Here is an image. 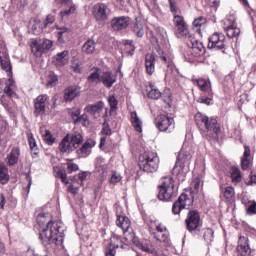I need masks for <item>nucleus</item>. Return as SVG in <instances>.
Listing matches in <instances>:
<instances>
[{"mask_svg":"<svg viewBox=\"0 0 256 256\" xmlns=\"http://www.w3.org/2000/svg\"><path fill=\"white\" fill-rule=\"evenodd\" d=\"M227 47V39L225 34L215 32L212 36L209 37L208 49L212 51H221L225 53V48Z\"/></svg>","mask_w":256,"mask_h":256,"instance_id":"nucleus-9","label":"nucleus"},{"mask_svg":"<svg viewBox=\"0 0 256 256\" xmlns=\"http://www.w3.org/2000/svg\"><path fill=\"white\" fill-rule=\"evenodd\" d=\"M87 175H89V172H80L78 174V180L80 181V185H83V181H86L87 180Z\"/></svg>","mask_w":256,"mask_h":256,"instance_id":"nucleus-61","label":"nucleus"},{"mask_svg":"<svg viewBox=\"0 0 256 256\" xmlns=\"http://www.w3.org/2000/svg\"><path fill=\"white\" fill-rule=\"evenodd\" d=\"M130 243H134V245L139 248L140 251H144V253H150V255L159 256V252L157 251V249H155V246H153L151 240H138L137 238H135L134 234V240L130 241Z\"/></svg>","mask_w":256,"mask_h":256,"instance_id":"nucleus-17","label":"nucleus"},{"mask_svg":"<svg viewBox=\"0 0 256 256\" xmlns=\"http://www.w3.org/2000/svg\"><path fill=\"white\" fill-rule=\"evenodd\" d=\"M191 163V154L185 150H180L177 160L174 166V169H178V172L183 171L187 165H190Z\"/></svg>","mask_w":256,"mask_h":256,"instance_id":"nucleus-19","label":"nucleus"},{"mask_svg":"<svg viewBox=\"0 0 256 256\" xmlns=\"http://www.w3.org/2000/svg\"><path fill=\"white\" fill-rule=\"evenodd\" d=\"M138 166L145 173H155L159 169V156L155 152H144L139 156Z\"/></svg>","mask_w":256,"mask_h":256,"instance_id":"nucleus-5","label":"nucleus"},{"mask_svg":"<svg viewBox=\"0 0 256 256\" xmlns=\"http://www.w3.org/2000/svg\"><path fill=\"white\" fill-rule=\"evenodd\" d=\"M131 123H132V127H134L135 131H137L138 133H142L143 121H141V119L137 115V112L131 113Z\"/></svg>","mask_w":256,"mask_h":256,"instance_id":"nucleus-33","label":"nucleus"},{"mask_svg":"<svg viewBox=\"0 0 256 256\" xmlns=\"http://www.w3.org/2000/svg\"><path fill=\"white\" fill-rule=\"evenodd\" d=\"M81 91L77 86H69L64 90V99L65 101H73L75 97H79Z\"/></svg>","mask_w":256,"mask_h":256,"instance_id":"nucleus-30","label":"nucleus"},{"mask_svg":"<svg viewBox=\"0 0 256 256\" xmlns=\"http://www.w3.org/2000/svg\"><path fill=\"white\" fill-rule=\"evenodd\" d=\"M105 108V102L98 101L95 104H88L85 107L86 113H89L94 119H99L101 117V113H103V109Z\"/></svg>","mask_w":256,"mask_h":256,"instance_id":"nucleus-20","label":"nucleus"},{"mask_svg":"<svg viewBox=\"0 0 256 256\" xmlns=\"http://www.w3.org/2000/svg\"><path fill=\"white\" fill-rule=\"evenodd\" d=\"M195 123L199 129L205 127L206 129V139L208 141H219V135L221 134V126L217 119H210L209 117L198 112L195 115Z\"/></svg>","mask_w":256,"mask_h":256,"instance_id":"nucleus-2","label":"nucleus"},{"mask_svg":"<svg viewBox=\"0 0 256 256\" xmlns=\"http://www.w3.org/2000/svg\"><path fill=\"white\" fill-rule=\"evenodd\" d=\"M161 61H163L164 65L167 67H171V58L167 57V55H161L160 56Z\"/></svg>","mask_w":256,"mask_h":256,"instance_id":"nucleus-63","label":"nucleus"},{"mask_svg":"<svg viewBox=\"0 0 256 256\" xmlns=\"http://www.w3.org/2000/svg\"><path fill=\"white\" fill-rule=\"evenodd\" d=\"M87 83L90 84L91 87H97V85L101 83V68H91L90 74L87 77Z\"/></svg>","mask_w":256,"mask_h":256,"instance_id":"nucleus-24","label":"nucleus"},{"mask_svg":"<svg viewBox=\"0 0 256 256\" xmlns=\"http://www.w3.org/2000/svg\"><path fill=\"white\" fill-rule=\"evenodd\" d=\"M121 181V174H117V172H113L110 178V183L113 185H116V183H119Z\"/></svg>","mask_w":256,"mask_h":256,"instance_id":"nucleus-59","label":"nucleus"},{"mask_svg":"<svg viewBox=\"0 0 256 256\" xmlns=\"http://www.w3.org/2000/svg\"><path fill=\"white\" fill-rule=\"evenodd\" d=\"M116 225L122 229L125 241H135V232H133L131 220L127 216H117Z\"/></svg>","mask_w":256,"mask_h":256,"instance_id":"nucleus-8","label":"nucleus"},{"mask_svg":"<svg viewBox=\"0 0 256 256\" xmlns=\"http://www.w3.org/2000/svg\"><path fill=\"white\" fill-rule=\"evenodd\" d=\"M185 223L187 231H189L190 233H193V231H197V229H199V227L201 226V215L199 214V211L190 210L185 219Z\"/></svg>","mask_w":256,"mask_h":256,"instance_id":"nucleus-13","label":"nucleus"},{"mask_svg":"<svg viewBox=\"0 0 256 256\" xmlns=\"http://www.w3.org/2000/svg\"><path fill=\"white\" fill-rule=\"evenodd\" d=\"M70 143L72 144L73 149H78L79 145L83 143V136L80 133L73 134L70 139Z\"/></svg>","mask_w":256,"mask_h":256,"instance_id":"nucleus-43","label":"nucleus"},{"mask_svg":"<svg viewBox=\"0 0 256 256\" xmlns=\"http://www.w3.org/2000/svg\"><path fill=\"white\" fill-rule=\"evenodd\" d=\"M80 121H83V125H87V123H89V119L85 114L75 119V123H80Z\"/></svg>","mask_w":256,"mask_h":256,"instance_id":"nucleus-64","label":"nucleus"},{"mask_svg":"<svg viewBox=\"0 0 256 256\" xmlns=\"http://www.w3.org/2000/svg\"><path fill=\"white\" fill-rule=\"evenodd\" d=\"M53 41L49 39H39L35 38L31 40L30 47L32 53H34L35 57H41L43 53L49 51L53 47Z\"/></svg>","mask_w":256,"mask_h":256,"instance_id":"nucleus-6","label":"nucleus"},{"mask_svg":"<svg viewBox=\"0 0 256 256\" xmlns=\"http://www.w3.org/2000/svg\"><path fill=\"white\" fill-rule=\"evenodd\" d=\"M95 40L88 39L82 46V52L86 53V55H91L95 53Z\"/></svg>","mask_w":256,"mask_h":256,"instance_id":"nucleus-37","label":"nucleus"},{"mask_svg":"<svg viewBox=\"0 0 256 256\" xmlns=\"http://www.w3.org/2000/svg\"><path fill=\"white\" fill-rule=\"evenodd\" d=\"M55 23V15L48 14L45 21L42 23L45 29H47L48 25H53Z\"/></svg>","mask_w":256,"mask_h":256,"instance_id":"nucleus-56","label":"nucleus"},{"mask_svg":"<svg viewBox=\"0 0 256 256\" xmlns=\"http://www.w3.org/2000/svg\"><path fill=\"white\" fill-rule=\"evenodd\" d=\"M170 11L173 13V16L177 15V2L175 0H169Z\"/></svg>","mask_w":256,"mask_h":256,"instance_id":"nucleus-60","label":"nucleus"},{"mask_svg":"<svg viewBox=\"0 0 256 256\" xmlns=\"http://www.w3.org/2000/svg\"><path fill=\"white\" fill-rule=\"evenodd\" d=\"M59 150L61 153H72L74 150L71 144V137L67 134L59 144Z\"/></svg>","mask_w":256,"mask_h":256,"instance_id":"nucleus-29","label":"nucleus"},{"mask_svg":"<svg viewBox=\"0 0 256 256\" xmlns=\"http://www.w3.org/2000/svg\"><path fill=\"white\" fill-rule=\"evenodd\" d=\"M47 105H49V96L47 94H40L34 99V115L35 117H41L45 115L47 111Z\"/></svg>","mask_w":256,"mask_h":256,"instance_id":"nucleus-14","label":"nucleus"},{"mask_svg":"<svg viewBox=\"0 0 256 256\" xmlns=\"http://www.w3.org/2000/svg\"><path fill=\"white\" fill-rule=\"evenodd\" d=\"M68 55H69V52L67 50H64L58 53L54 61L55 65L57 67H65V65H67V58L65 57Z\"/></svg>","mask_w":256,"mask_h":256,"instance_id":"nucleus-34","label":"nucleus"},{"mask_svg":"<svg viewBox=\"0 0 256 256\" xmlns=\"http://www.w3.org/2000/svg\"><path fill=\"white\" fill-rule=\"evenodd\" d=\"M155 125L159 131L163 133H171L175 129V120L173 117L161 114L156 117Z\"/></svg>","mask_w":256,"mask_h":256,"instance_id":"nucleus-10","label":"nucleus"},{"mask_svg":"<svg viewBox=\"0 0 256 256\" xmlns=\"http://www.w3.org/2000/svg\"><path fill=\"white\" fill-rule=\"evenodd\" d=\"M67 171L68 173H75V171H79V165L76 163H73L71 160H69L66 163Z\"/></svg>","mask_w":256,"mask_h":256,"instance_id":"nucleus-55","label":"nucleus"},{"mask_svg":"<svg viewBox=\"0 0 256 256\" xmlns=\"http://www.w3.org/2000/svg\"><path fill=\"white\" fill-rule=\"evenodd\" d=\"M193 196H189L185 193L181 194L177 201L172 205L173 215H179L183 209H189L193 205Z\"/></svg>","mask_w":256,"mask_h":256,"instance_id":"nucleus-11","label":"nucleus"},{"mask_svg":"<svg viewBox=\"0 0 256 256\" xmlns=\"http://www.w3.org/2000/svg\"><path fill=\"white\" fill-rule=\"evenodd\" d=\"M111 27L114 31H123L129 27V17L121 16L115 17L111 20Z\"/></svg>","mask_w":256,"mask_h":256,"instance_id":"nucleus-23","label":"nucleus"},{"mask_svg":"<svg viewBox=\"0 0 256 256\" xmlns=\"http://www.w3.org/2000/svg\"><path fill=\"white\" fill-rule=\"evenodd\" d=\"M214 235H215V231H213V229L211 228L204 229L203 237L206 243L208 244L213 243Z\"/></svg>","mask_w":256,"mask_h":256,"instance_id":"nucleus-48","label":"nucleus"},{"mask_svg":"<svg viewBox=\"0 0 256 256\" xmlns=\"http://www.w3.org/2000/svg\"><path fill=\"white\" fill-rule=\"evenodd\" d=\"M58 83L59 76H57V74H55L53 71L49 72L47 76V87H57Z\"/></svg>","mask_w":256,"mask_h":256,"instance_id":"nucleus-42","label":"nucleus"},{"mask_svg":"<svg viewBox=\"0 0 256 256\" xmlns=\"http://www.w3.org/2000/svg\"><path fill=\"white\" fill-rule=\"evenodd\" d=\"M0 183L1 185L9 183V168L4 163H0Z\"/></svg>","mask_w":256,"mask_h":256,"instance_id":"nucleus-35","label":"nucleus"},{"mask_svg":"<svg viewBox=\"0 0 256 256\" xmlns=\"http://www.w3.org/2000/svg\"><path fill=\"white\" fill-rule=\"evenodd\" d=\"M155 221L151 220V225H149V232L156 241L165 242L169 237V233L167 232V227L163 226V224H156V231L153 230V225H155Z\"/></svg>","mask_w":256,"mask_h":256,"instance_id":"nucleus-16","label":"nucleus"},{"mask_svg":"<svg viewBox=\"0 0 256 256\" xmlns=\"http://www.w3.org/2000/svg\"><path fill=\"white\" fill-rule=\"evenodd\" d=\"M19 157H21V148L14 146L10 153L6 157V163L9 167H15L19 163Z\"/></svg>","mask_w":256,"mask_h":256,"instance_id":"nucleus-25","label":"nucleus"},{"mask_svg":"<svg viewBox=\"0 0 256 256\" xmlns=\"http://www.w3.org/2000/svg\"><path fill=\"white\" fill-rule=\"evenodd\" d=\"M58 5H60L62 11H60V15L62 19L65 17H71L77 11V6L73 3V0H55Z\"/></svg>","mask_w":256,"mask_h":256,"instance_id":"nucleus-18","label":"nucleus"},{"mask_svg":"<svg viewBox=\"0 0 256 256\" xmlns=\"http://www.w3.org/2000/svg\"><path fill=\"white\" fill-rule=\"evenodd\" d=\"M158 189L159 192L157 197L159 201H164L166 203L173 201L179 194V192L175 190V180L173 179V176L162 177Z\"/></svg>","mask_w":256,"mask_h":256,"instance_id":"nucleus-4","label":"nucleus"},{"mask_svg":"<svg viewBox=\"0 0 256 256\" xmlns=\"http://www.w3.org/2000/svg\"><path fill=\"white\" fill-rule=\"evenodd\" d=\"M27 5H29V0H11L9 12L17 13L19 11H24Z\"/></svg>","mask_w":256,"mask_h":256,"instance_id":"nucleus-27","label":"nucleus"},{"mask_svg":"<svg viewBox=\"0 0 256 256\" xmlns=\"http://www.w3.org/2000/svg\"><path fill=\"white\" fill-rule=\"evenodd\" d=\"M224 29L227 37H229L230 39H233V37H239L241 33V29L235 26V23H232L231 25L227 26Z\"/></svg>","mask_w":256,"mask_h":256,"instance_id":"nucleus-36","label":"nucleus"},{"mask_svg":"<svg viewBox=\"0 0 256 256\" xmlns=\"http://www.w3.org/2000/svg\"><path fill=\"white\" fill-rule=\"evenodd\" d=\"M0 64L1 69L6 71L8 80L5 83L4 93L7 97H16L17 93L13 91L15 89V80H13V66H11V60L9 59V53L7 50L0 51Z\"/></svg>","mask_w":256,"mask_h":256,"instance_id":"nucleus-3","label":"nucleus"},{"mask_svg":"<svg viewBox=\"0 0 256 256\" xmlns=\"http://www.w3.org/2000/svg\"><path fill=\"white\" fill-rule=\"evenodd\" d=\"M95 147V141L92 139L86 140L85 143L79 148L76 153L78 154V157H89L91 155V149Z\"/></svg>","mask_w":256,"mask_h":256,"instance_id":"nucleus-26","label":"nucleus"},{"mask_svg":"<svg viewBox=\"0 0 256 256\" xmlns=\"http://www.w3.org/2000/svg\"><path fill=\"white\" fill-rule=\"evenodd\" d=\"M213 93H208V97L202 96L198 99V103H202L203 105H211L213 101Z\"/></svg>","mask_w":256,"mask_h":256,"instance_id":"nucleus-54","label":"nucleus"},{"mask_svg":"<svg viewBox=\"0 0 256 256\" xmlns=\"http://www.w3.org/2000/svg\"><path fill=\"white\" fill-rule=\"evenodd\" d=\"M197 81V85L198 87L201 89V91H206L208 93H212V89H211V82L209 80L200 78Z\"/></svg>","mask_w":256,"mask_h":256,"instance_id":"nucleus-40","label":"nucleus"},{"mask_svg":"<svg viewBox=\"0 0 256 256\" xmlns=\"http://www.w3.org/2000/svg\"><path fill=\"white\" fill-rule=\"evenodd\" d=\"M117 249H119V243L110 242L105 249V256H115L117 253Z\"/></svg>","mask_w":256,"mask_h":256,"instance_id":"nucleus-41","label":"nucleus"},{"mask_svg":"<svg viewBox=\"0 0 256 256\" xmlns=\"http://www.w3.org/2000/svg\"><path fill=\"white\" fill-rule=\"evenodd\" d=\"M92 16L97 23H105L111 16V8L105 3L98 2L92 7Z\"/></svg>","mask_w":256,"mask_h":256,"instance_id":"nucleus-7","label":"nucleus"},{"mask_svg":"<svg viewBox=\"0 0 256 256\" xmlns=\"http://www.w3.org/2000/svg\"><path fill=\"white\" fill-rule=\"evenodd\" d=\"M237 252L240 256H251V247L249 246V239L247 237H239Z\"/></svg>","mask_w":256,"mask_h":256,"instance_id":"nucleus-22","label":"nucleus"},{"mask_svg":"<svg viewBox=\"0 0 256 256\" xmlns=\"http://www.w3.org/2000/svg\"><path fill=\"white\" fill-rule=\"evenodd\" d=\"M111 126H109V123H103L102 129H101V135H105L106 137L111 135Z\"/></svg>","mask_w":256,"mask_h":256,"instance_id":"nucleus-57","label":"nucleus"},{"mask_svg":"<svg viewBox=\"0 0 256 256\" xmlns=\"http://www.w3.org/2000/svg\"><path fill=\"white\" fill-rule=\"evenodd\" d=\"M232 183H241V171L237 167H232L231 172Z\"/></svg>","mask_w":256,"mask_h":256,"instance_id":"nucleus-49","label":"nucleus"},{"mask_svg":"<svg viewBox=\"0 0 256 256\" xmlns=\"http://www.w3.org/2000/svg\"><path fill=\"white\" fill-rule=\"evenodd\" d=\"M100 83L107 89H111V87L117 83V75L113 74L111 71L103 72V70H101Z\"/></svg>","mask_w":256,"mask_h":256,"instance_id":"nucleus-21","label":"nucleus"},{"mask_svg":"<svg viewBox=\"0 0 256 256\" xmlns=\"http://www.w3.org/2000/svg\"><path fill=\"white\" fill-rule=\"evenodd\" d=\"M145 70L147 75L155 73V55L148 53L145 56Z\"/></svg>","mask_w":256,"mask_h":256,"instance_id":"nucleus-28","label":"nucleus"},{"mask_svg":"<svg viewBox=\"0 0 256 256\" xmlns=\"http://www.w3.org/2000/svg\"><path fill=\"white\" fill-rule=\"evenodd\" d=\"M249 167H251V160L249 158H241V169H243V171H247V169H249Z\"/></svg>","mask_w":256,"mask_h":256,"instance_id":"nucleus-58","label":"nucleus"},{"mask_svg":"<svg viewBox=\"0 0 256 256\" xmlns=\"http://www.w3.org/2000/svg\"><path fill=\"white\" fill-rule=\"evenodd\" d=\"M108 103H109V107H110V113H113V111H117V109L119 108V100H117V98L115 97V95H110L108 97Z\"/></svg>","mask_w":256,"mask_h":256,"instance_id":"nucleus-47","label":"nucleus"},{"mask_svg":"<svg viewBox=\"0 0 256 256\" xmlns=\"http://www.w3.org/2000/svg\"><path fill=\"white\" fill-rule=\"evenodd\" d=\"M206 23L207 18L200 16L193 21V29L196 31V33L201 34V27H203V25H205Z\"/></svg>","mask_w":256,"mask_h":256,"instance_id":"nucleus-39","label":"nucleus"},{"mask_svg":"<svg viewBox=\"0 0 256 256\" xmlns=\"http://www.w3.org/2000/svg\"><path fill=\"white\" fill-rule=\"evenodd\" d=\"M32 33L33 35H41V32L43 31V29H45V27L43 26V23L41 22H35L32 25Z\"/></svg>","mask_w":256,"mask_h":256,"instance_id":"nucleus-51","label":"nucleus"},{"mask_svg":"<svg viewBox=\"0 0 256 256\" xmlns=\"http://www.w3.org/2000/svg\"><path fill=\"white\" fill-rule=\"evenodd\" d=\"M63 222L61 220L52 221L50 220L46 224L40 234L39 239L44 247L47 245H55L56 247H63V241L65 234H63Z\"/></svg>","mask_w":256,"mask_h":256,"instance_id":"nucleus-1","label":"nucleus"},{"mask_svg":"<svg viewBox=\"0 0 256 256\" xmlns=\"http://www.w3.org/2000/svg\"><path fill=\"white\" fill-rule=\"evenodd\" d=\"M118 243L120 249H129V244L123 242V240L121 239V236L114 234L112 235V239H111V243Z\"/></svg>","mask_w":256,"mask_h":256,"instance_id":"nucleus-46","label":"nucleus"},{"mask_svg":"<svg viewBox=\"0 0 256 256\" xmlns=\"http://www.w3.org/2000/svg\"><path fill=\"white\" fill-rule=\"evenodd\" d=\"M28 143L33 155H39V148L37 147V142L35 141V137H33L32 133L28 135Z\"/></svg>","mask_w":256,"mask_h":256,"instance_id":"nucleus-44","label":"nucleus"},{"mask_svg":"<svg viewBox=\"0 0 256 256\" xmlns=\"http://www.w3.org/2000/svg\"><path fill=\"white\" fill-rule=\"evenodd\" d=\"M133 31L135 35L139 38L143 37L145 35V30L143 29V24L136 22L133 27Z\"/></svg>","mask_w":256,"mask_h":256,"instance_id":"nucleus-50","label":"nucleus"},{"mask_svg":"<svg viewBox=\"0 0 256 256\" xmlns=\"http://www.w3.org/2000/svg\"><path fill=\"white\" fill-rule=\"evenodd\" d=\"M221 191L224 194V197H225V199H227V201H231V199H233V197H235V189L231 186L221 188Z\"/></svg>","mask_w":256,"mask_h":256,"instance_id":"nucleus-45","label":"nucleus"},{"mask_svg":"<svg viewBox=\"0 0 256 256\" xmlns=\"http://www.w3.org/2000/svg\"><path fill=\"white\" fill-rule=\"evenodd\" d=\"M57 32L56 37L58 39V42L63 44L67 39H69V35H71V30L67 27H59L56 26Z\"/></svg>","mask_w":256,"mask_h":256,"instance_id":"nucleus-31","label":"nucleus"},{"mask_svg":"<svg viewBox=\"0 0 256 256\" xmlns=\"http://www.w3.org/2000/svg\"><path fill=\"white\" fill-rule=\"evenodd\" d=\"M54 173L55 177H57V179H61L62 183H65L66 185L69 183V180L67 179V170L56 166L54 167Z\"/></svg>","mask_w":256,"mask_h":256,"instance_id":"nucleus-38","label":"nucleus"},{"mask_svg":"<svg viewBox=\"0 0 256 256\" xmlns=\"http://www.w3.org/2000/svg\"><path fill=\"white\" fill-rule=\"evenodd\" d=\"M174 33L178 39L189 35V25L185 22V18L181 15L173 16Z\"/></svg>","mask_w":256,"mask_h":256,"instance_id":"nucleus-12","label":"nucleus"},{"mask_svg":"<svg viewBox=\"0 0 256 256\" xmlns=\"http://www.w3.org/2000/svg\"><path fill=\"white\" fill-rule=\"evenodd\" d=\"M43 140L47 145H53L55 143V137H53V134H51V131L46 130L45 134L43 135Z\"/></svg>","mask_w":256,"mask_h":256,"instance_id":"nucleus-53","label":"nucleus"},{"mask_svg":"<svg viewBox=\"0 0 256 256\" xmlns=\"http://www.w3.org/2000/svg\"><path fill=\"white\" fill-rule=\"evenodd\" d=\"M145 87L149 99H159V97H161V91H159L157 87L153 85V83L148 82Z\"/></svg>","mask_w":256,"mask_h":256,"instance_id":"nucleus-32","label":"nucleus"},{"mask_svg":"<svg viewBox=\"0 0 256 256\" xmlns=\"http://www.w3.org/2000/svg\"><path fill=\"white\" fill-rule=\"evenodd\" d=\"M125 50H126L127 55L133 56V53H135V45L133 44V41L126 40Z\"/></svg>","mask_w":256,"mask_h":256,"instance_id":"nucleus-52","label":"nucleus"},{"mask_svg":"<svg viewBox=\"0 0 256 256\" xmlns=\"http://www.w3.org/2000/svg\"><path fill=\"white\" fill-rule=\"evenodd\" d=\"M205 55V46H203V42L199 40L192 41V47L188 49L185 54V57L188 61H193L197 59V57H203Z\"/></svg>","mask_w":256,"mask_h":256,"instance_id":"nucleus-15","label":"nucleus"},{"mask_svg":"<svg viewBox=\"0 0 256 256\" xmlns=\"http://www.w3.org/2000/svg\"><path fill=\"white\" fill-rule=\"evenodd\" d=\"M248 215H255L256 214V202H253L248 208H247Z\"/></svg>","mask_w":256,"mask_h":256,"instance_id":"nucleus-62","label":"nucleus"}]
</instances>
